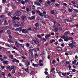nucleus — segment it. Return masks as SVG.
<instances>
[{"mask_svg":"<svg viewBox=\"0 0 78 78\" xmlns=\"http://www.w3.org/2000/svg\"><path fill=\"white\" fill-rule=\"evenodd\" d=\"M7 68L8 70H9V71H11V70H14V66H12L11 67L10 66H8L7 67Z\"/></svg>","mask_w":78,"mask_h":78,"instance_id":"20e7f679","label":"nucleus"},{"mask_svg":"<svg viewBox=\"0 0 78 78\" xmlns=\"http://www.w3.org/2000/svg\"><path fill=\"white\" fill-rule=\"evenodd\" d=\"M51 35L49 34H47L45 36V38L46 39H48V37H50Z\"/></svg>","mask_w":78,"mask_h":78,"instance_id":"9d476101","label":"nucleus"},{"mask_svg":"<svg viewBox=\"0 0 78 78\" xmlns=\"http://www.w3.org/2000/svg\"><path fill=\"white\" fill-rule=\"evenodd\" d=\"M0 44L1 45H4V44H5V43L2 42L0 43Z\"/></svg>","mask_w":78,"mask_h":78,"instance_id":"49530a36","label":"nucleus"},{"mask_svg":"<svg viewBox=\"0 0 78 78\" xmlns=\"http://www.w3.org/2000/svg\"><path fill=\"white\" fill-rule=\"evenodd\" d=\"M11 76V74L10 73H9L8 74L7 77H10V76Z\"/></svg>","mask_w":78,"mask_h":78,"instance_id":"13d9d810","label":"nucleus"},{"mask_svg":"<svg viewBox=\"0 0 78 78\" xmlns=\"http://www.w3.org/2000/svg\"><path fill=\"white\" fill-rule=\"evenodd\" d=\"M19 51L21 53H22V51H22V49H20L19 50Z\"/></svg>","mask_w":78,"mask_h":78,"instance_id":"de8ad7c7","label":"nucleus"},{"mask_svg":"<svg viewBox=\"0 0 78 78\" xmlns=\"http://www.w3.org/2000/svg\"><path fill=\"white\" fill-rule=\"evenodd\" d=\"M19 28H17V29H16L15 30V31H16V32H17V31H19Z\"/></svg>","mask_w":78,"mask_h":78,"instance_id":"603ef678","label":"nucleus"},{"mask_svg":"<svg viewBox=\"0 0 78 78\" xmlns=\"http://www.w3.org/2000/svg\"><path fill=\"white\" fill-rule=\"evenodd\" d=\"M30 49L29 50H28V51L29 53H30L31 55V56H33V51L34 50V49H31V48H33V47H30L29 48Z\"/></svg>","mask_w":78,"mask_h":78,"instance_id":"f03ea898","label":"nucleus"},{"mask_svg":"<svg viewBox=\"0 0 78 78\" xmlns=\"http://www.w3.org/2000/svg\"><path fill=\"white\" fill-rule=\"evenodd\" d=\"M9 58L12 59H14V56L13 55H11L9 56Z\"/></svg>","mask_w":78,"mask_h":78,"instance_id":"f3484780","label":"nucleus"},{"mask_svg":"<svg viewBox=\"0 0 78 78\" xmlns=\"http://www.w3.org/2000/svg\"><path fill=\"white\" fill-rule=\"evenodd\" d=\"M76 48V46L75 45H74L73 46V47H72V48Z\"/></svg>","mask_w":78,"mask_h":78,"instance_id":"c9c22d12","label":"nucleus"},{"mask_svg":"<svg viewBox=\"0 0 78 78\" xmlns=\"http://www.w3.org/2000/svg\"><path fill=\"white\" fill-rule=\"evenodd\" d=\"M47 3V4H48V5H50L51 3V2H50V1H46V2H45V3Z\"/></svg>","mask_w":78,"mask_h":78,"instance_id":"a878e982","label":"nucleus"},{"mask_svg":"<svg viewBox=\"0 0 78 78\" xmlns=\"http://www.w3.org/2000/svg\"><path fill=\"white\" fill-rule=\"evenodd\" d=\"M2 3H6V0H3L2 1Z\"/></svg>","mask_w":78,"mask_h":78,"instance_id":"37998d69","label":"nucleus"},{"mask_svg":"<svg viewBox=\"0 0 78 78\" xmlns=\"http://www.w3.org/2000/svg\"><path fill=\"white\" fill-rule=\"evenodd\" d=\"M21 3L22 4V5H24V4H25V1H22Z\"/></svg>","mask_w":78,"mask_h":78,"instance_id":"bf43d9fd","label":"nucleus"},{"mask_svg":"<svg viewBox=\"0 0 78 78\" xmlns=\"http://www.w3.org/2000/svg\"><path fill=\"white\" fill-rule=\"evenodd\" d=\"M12 19H13V20H16V16H14V17H13Z\"/></svg>","mask_w":78,"mask_h":78,"instance_id":"0e129e2a","label":"nucleus"},{"mask_svg":"<svg viewBox=\"0 0 78 78\" xmlns=\"http://www.w3.org/2000/svg\"><path fill=\"white\" fill-rule=\"evenodd\" d=\"M73 38L72 37H69V40H73Z\"/></svg>","mask_w":78,"mask_h":78,"instance_id":"680f3d73","label":"nucleus"},{"mask_svg":"<svg viewBox=\"0 0 78 78\" xmlns=\"http://www.w3.org/2000/svg\"><path fill=\"white\" fill-rule=\"evenodd\" d=\"M73 45V43H71V44H69V47H71V48H72Z\"/></svg>","mask_w":78,"mask_h":78,"instance_id":"412c9836","label":"nucleus"},{"mask_svg":"<svg viewBox=\"0 0 78 78\" xmlns=\"http://www.w3.org/2000/svg\"><path fill=\"white\" fill-rule=\"evenodd\" d=\"M19 47H20V48H21L22 47H24V45L20 44V43L19 44Z\"/></svg>","mask_w":78,"mask_h":78,"instance_id":"393cba45","label":"nucleus"},{"mask_svg":"<svg viewBox=\"0 0 78 78\" xmlns=\"http://www.w3.org/2000/svg\"><path fill=\"white\" fill-rule=\"evenodd\" d=\"M32 66H33L34 67H36L37 66H38V65L37 64H35L33 63L32 64Z\"/></svg>","mask_w":78,"mask_h":78,"instance_id":"2f4dec72","label":"nucleus"},{"mask_svg":"<svg viewBox=\"0 0 78 78\" xmlns=\"http://www.w3.org/2000/svg\"><path fill=\"white\" fill-rule=\"evenodd\" d=\"M27 30L28 31H32V29H31V28H29L27 29Z\"/></svg>","mask_w":78,"mask_h":78,"instance_id":"ea45409f","label":"nucleus"},{"mask_svg":"<svg viewBox=\"0 0 78 78\" xmlns=\"http://www.w3.org/2000/svg\"><path fill=\"white\" fill-rule=\"evenodd\" d=\"M56 50H57V51H61L62 50V48L60 47H57L56 48Z\"/></svg>","mask_w":78,"mask_h":78,"instance_id":"423d86ee","label":"nucleus"},{"mask_svg":"<svg viewBox=\"0 0 78 78\" xmlns=\"http://www.w3.org/2000/svg\"><path fill=\"white\" fill-rule=\"evenodd\" d=\"M30 46V44L29 43H26V47H29V46Z\"/></svg>","mask_w":78,"mask_h":78,"instance_id":"58836bf2","label":"nucleus"},{"mask_svg":"<svg viewBox=\"0 0 78 78\" xmlns=\"http://www.w3.org/2000/svg\"><path fill=\"white\" fill-rule=\"evenodd\" d=\"M55 13V11L54 10H52L51 11V14H54Z\"/></svg>","mask_w":78,"mask_h":78,"instance_id":"b1692460","label":"nucleus"},{"mask_svg":"<svg viewBox=\"0 0 78 78\" xmlns=\"http://www.w3.org/2000/svg\"><path fill=\"white\" fill-rule=\"evenodd\" d=\"M55 42V40H51L50 41V43L51 44H52L53 42Z\"/></svg>","mask_w":78,"mask_h":78,"instance_id":"aec40b11","label":"nucleus"},{"mask_svg":"<svg viewBox=\"0 0 78 78\" xmlns=\"http://www.w3.org/2000/svg\"><path fill=\"white\" fill-rule=\"evenodd\" d=\"M12 14V13L11 12H9L8 13V16H11Z\"/></svg>","mask_w":78,"mask_h":78,"instance_id":"69168bd1","label":"nucleus"},{"mask_svg":"<svg viewBox=\"0 0 78 78\" xmlns=\"http://www.w3.org/2000/svg\"><path fill=\"white\" fill-rule=\"evenodd\" d=\"M63 41V40H62V39L60 38V39H59V42H62V41Z\"/></svg>","mask_w":78,"mask_h":78,"instance_id":"6e6d98bb","label":"nucleus"},{"mask_svg":"<svg viewBox=\"0 0 78 78\" xmlns=\"http://www.w3.org/2000/svg\"><path fill=\"white\" fill-rule=\"evenodd\" d=\"M72 18H73L74 17H77V16L75 15H72Z\"/></svg>","mask_w":78,"mask_h":78,"instance_id":"79ce46f5","label":"nucleus"},{"mask_svg":"<svg viewBox=\"0 0 78 78\" xmlns=\"http://www.w3.org/2000/svg\"><path fill=\"white\" fill-rule=\"evenodd\" d=\"M72 9H73V10L74 11H75V12H78V10H77V9L72 8Z\"/></svg>","mask_w":78,"mask_h":78,"instance_id":"cd10ccee","label":"nucleus"},{"mask_svg":"<svg viewBox=\"0 0 78 78\" xmlns=\"http://www.w3.org/2000/svg\"><path fill=\"white\" fill-rule=\"evenodd\" d=\"M32 31H34V32H36V30H37V29L35 27H34L32 28Z\"/></svg>","mask_w":78,"mask_h":78,"instance_id":"4468645a","label":"nucleus"},{"mask_svg":"<svg viewBox=\"0 0 78 78\" xmlns=\"http://www.w3.org/2000/svg\"><path fill=\"white\" fill-rule=\"evenodd\" d=\"M15 70H13L12 71V73L13 74H14V73H15Z\"/></svg>","mask_w":78,"mask_h":78,"instance_id":"052dcab7","label":"nucleus"},{"mask_svg":"<svg viewBox=\"0 0 78 78\" xmlns=\"http://www.w3.org/2000/svg\"><path fill=\"white\" fill-rule=\"evenodd\" d=\"M7 47H10V48H11V46H9V44H7L5 45Z\"/></svg>","mask_w":78,"mask_h":78,"instance_id":"e433bc0d","label":"nucleus"},{"mask_svg":"<svg viewBox=\"0 0 78 78\" xmlns=\"http://www.w3.org/2000/svg\"><path fill=\"white\" fill-rule=\"evenodd\" d=\"M38 30H41L42 26H39L38 27Z\"/></svg>","mask_w":78,"mask_h":78,"instance_id":"dca6fc26","label":"nucleus"},{"mask_svg":"<svg viewBox=\"0 0 78 78\" xmlns=\"http://www.w3.org/2000/svg\"><path fill=\"white\" fill-rule=\"evenodd\" d=\"M33 9H34L35 8H36V6L34 5H33V6L32 7Z\"/></svg>","mask_w":78,"mask_h":78,"instance_id":"8fccbe9b","label":"nucleus"},{"mask_svg":"<svg viewBox=\"0 0 78 78\" xmlns=\"http://www.w3.org/2000/svg\"><path fill=\"white\" fill-rule=\"evenodd\" d=\"M33 73H34V71H31L30 72L31 75H33Z\"/></svg>","mask_w":78,"mask_h":78,"instance_id":"5fc2aeb1","label":"nucleus"},{"mask_svg":"<svg viewBox=\"0 0 78 78\" xmlns=\"http://www.w3.org/2000/svg\"><path fill=\"white\" fill-rule=\"evenodd\" d=\"M0 50L1 51H4V48L3 47H0Z\"/></svg>","mask_w":78,"mask_h":78,"instance_id":"2eb2a0df","label":"nucleus"},{"mask_svg":"<svg viewBox=\"0 0 78 78\" xmlns=\"http://www.w3.org/2000/svg\"><path fill=\"white\" fill-rule=\"evenodd\" d=\"M37 37H38V38H41V36L40 35H37Z\"/></svg>","mask_w":78,"mask_h":78,"instance_id":"3c124183","label":"nucleus"},{"mask_svg":"<svg viewBox=\"0 0 78 78\" xmlns=\"http://www.w3.org/2000/svg\"><path fill=\"white\" fill-rule=\"evenodd\" d=\"M72 71L73 72H76V70L73 69L72 70Z\"/></svg>","mask_w":78,"mask_h":78,"instance_id":"774afa93","label":"nucleus"},{"mask_svg":"<svg viewBox=\"0 0 78 78\" xmlns=\"http://www.w3.org/2000/svg\"><path fill=\"white\" fill-rule=\"evenodd\" d=\"M20 26V25H19L18 24H15L14 25V27L15 28H17V27H19Z\"/></svg>","mask_w":78,"mask_h":78,"instance_id":"4be33fe9","label":"nucleus"},{"mask_svg":"<svg viewBox=\"0 0 78 78\" xmlns=\"http://www.w3.org/2000/svg\"><path fill=\"white\" fill-rule=\"evenodd\" d=\"M22 32L23 33H25V29H23L22 30Z\"/></svg>","mask_w":78,"mask_h":78,"instance_id":"c756f323","label":"nucleus"},{"mask_svg":"<svg viewBox=\"0 0 78 78\" xmlns=\"http://www.w3.org/2000/svg\"><path fill=\"white\" fill-rule=\"evenodd\" d=\"M21 12L19 11H17V12H16V16H20V15H21Z\"/></svg>","mask_w":78,"mask_h":78,"instance_id":"39448f33","label":"nucleus"},{"mask_svg":"<svg viewBox=\"0 0 78 78\" xmlns=\"http://www.w3.org/2000/svg\"><path fill=\"white\" fill-rule=\"evenodd\" d=\"M22 18L23 21H25V19H26V16H22Z\"/></svg>","mask_w":78,"mask_h":78,"instance_id":"1a4fd4ad","label":"nucleus"},{"mask_svg":"<svg viewBox=\"0 0 78 78\" xmlns=\"http://www.w3.org/2000/svg\"><path fill=\"white\" fill-rule=\"evenodd\" d=\"M4 64H8L9 63V62L8 61H4L3 62Z\"/></svg>","mask_w":78,"mask_h":78,"instance_id":"a211bd4d","label":"nucleus"},{"mask_svg":"<svg viewBox=\"0 0 78 78\" xmlns=\"http://www.w3.org/2000/svg\"><path fill=\"white\" fill-rule=\"evenodd\" d=\"M39 14V15H40V16H41L42 17H44V15H42V14H43V13H40Z\"/></svg>","mask_w":78,"mask_h":78,"instance_id":"473e14b6","label":"nucleus"},{"mask_svg":"<svg viewBox=\"0 0 78 78\" xmlns=\"http://www.w3.org/2000/svg\"><path fill=\"white\" fill-rule=\"evenodd\" d=\"M36 12L38 14H40V13H41V12H40V11L38 10H37Z\"/></svg>","mask_w":78,"mask_h":78,"instance_id":"72a5a7b5","label":"nucleus"},{"mask_svg":"<svg viewBox=\"0 0 78 78\" xmlns=\"http://www.w3.org/2000/svg\"><path fill=\"white\" fill-rule=\"evenodd\" d=\"M35 26L36 27V28H37V27H38V26H39V24L37 23H36L35 24Z\"/></svg>","mask_w":78,"mask_h":78,"instance_id":"a18cd8bd","label":"nucleus"},{"mask_svg":"<svg viewBox=\"0 0 78 78\" xmlns=\"http://www.w3.org/2000/svg\"><path fill=\"white\" fill-rule=\"evenodd\" d=\"M26 65L27 67H29V65H30V63H29L28 62H27L26 64Z\"/></svg>","mask_w":78,"mask_h":78,"instance_id":"6e6552de","label":"nucleus"},{"mask_svg":"<svg viewBox=\"0 0 78 78\" xmlns=\"http://www.w3.org/2000/svg\"><path fill=\"white\" fill-rule=\"evenodd\" d=\"M28 20H33V19H32V17H28Z\"/></svg>","mask_w":78,"mask_h":78,"instance_id":"bb28decb","label":"nucleus"},{"mask_svg":"<svg viewBox=\"0 0 78 78\" xmlns=\"http://www.w3.org/2000/svg\"><path fill=\"white\" fill-rule=\"evenodd\" d=\"M54 31H55V32H57L58 31V28L56 27L54 29H52V31H54Z\"/></svg>","mask_w":78,"mask_h":78,"instance_id":"9b49d317","label":"nucleus"},{"mask_svg":"<svg viewBox=\"0 0 78 78\" xmlns=\"http://www.w3.org/2000/svg\"><path fill=\"white\" fill-rule=\"evenodd\" d=\"M4 25H8V23H7V21H6V20L5 21L4 23Z\"/></svg>","mask_w":78,"mask_h":78,"instance_id":"ddd939ff","label":"nucleus"},{"mask_svg":"<svg viewBox=\"0 0 78 78\" xmlns=\"http://www.w3.org/2000/svg\"><path fill=\"white\" fill-rule=\"evenodd\" d=\"M40 56L41 57H43L44 56V52H43L40 55Z\"/></svg>","mask_w":78,"mask_h":78,"instance_id":"f8f14e48","label":"nucleus"},{"mask_svg":"<svg viewBox=\"0 0 78 78\" xmlns=\"http://www.w3.org/2000/svg\"><path fill=\"white\" fill-rule=\"evenodd\" d=\"M55 68H52V69L51 70V72H53V73H54V72H55V71H54V70H55Z\"/></svg>","mask_w":78,"mask_h":78,"instance_id":"7c9ffc66","label":"nucleus"},{"mask_svg":"<svg viewBox=\"0 0 78 78\" xmlns=\"http://www.w3.org/2000/svg\"><path fill=\"white\" fill-rule=\"evenodd\" d=\"M68 34H69V32L68 31L64 33L65 35H67Z\"/></svg>","mask_w":78,"mask_h":78,"instance_id":"4c0bfd02","label":"nucleus"},{"mask_svg":"<svg viewBox=\"0 0 78 78\" xmlns=\"http://www.w3.org/2000/svg\"><path fill=\"white\" fill-rule=\"evenodd\" d=\"M29 32L28 31V29L27 30H26V29H25V34H26V33H28Z\"/></svg>","mask_w":78,"mask_h":78,"instance_id":"f704fd0d","label":"nucleus"},{"mask_svg":"<svg viewBox=\"0 0 78 78\" xmlns=\"http://www.w3.org/2000/svg\"><path fill=\"white\" fill-rule=\"evenodd\" d=\"M32 14H33V16H34L35 14V12L34 11H33L32 12Z\"/></svg>","mask_w":78,"mask_h":78,"instance_id":"09e8293b","label":"nucleus"},{"mask_svg":"<svg viewBox=\"0 0 78 78\" xmlns=\"http://www.w3.org/2000/svg\"><path fill=\"white\" fill-rule=\"evenodd\" d=\"M60 37L62 39H64V40L66 42H67L69 40L68 36H67L63 35L62 37Z\"/></svg>","mask_w":78,"mask_h":78,"instance_id":"f257e3e1","label":"nucleus"},{"mask_svg":"<svg viewBox=\"0 0 78 78\" xmlns=\"http://www.w3.org/2000/svg\"><path fill=\"white\" fill-rule=\"evenodd\" d=\"M4 58H3V59L4 61H5L6 59H7V57L5 55L3 56Z\"/></svg>","mask_w":78,"mask_h":78,"instance_id":"5701e85b","label":"nucleus"},{"mask_svg":"<svg viewBox=\"0 0 78 78\" xmlns=\"http://www.w3.org/2000/svg\"><path fill=\"white\" fill-rule=\"evenodd\" d=\"M7 33L9 35H10L11 33V31L9 30H8L7 31Z\"/></svg>","mask_w":78,"mask_h":78,"instance_id":"6ab92c4d","label":"nucleus"},{"mask_svg":"<svg viewBox=\"0 0 78 78\" xmlns=\"http://www.w3.org/2000/svg\"><path fill=\"white\" fill-rule=\"evenodd\" d=\"M32 43L34 45H36V44H39V41L35 40H33L32 41Z\"/></svg>","mask_w":78,"mask_h":78,"instance_id":"7ed1b4c3","label":"nucleus"},{"mask_svg":"<svg viewBox=\"0 0 78 78\" xmlns=\"http://www.w3.org/2000/svg\"><path fill=\"white\" fill-rule=\"evenodd\" d=\"M15 43L16 47H19V45L20 43H17V42L16 41Z\"/></svg>","mask_w":78,"mask_h":78,"instance_id":"0eeeda50","label":"nucleus"},{"mask_svg":"<svg viewBox=\"0 0 78 78\" xmlns=\"http://www.w3.org/2000/svg\"><path fill=\"white\" fill-rule=\"evenodd\" d=\"M23 22H22L21 23L20 25L21 26H22V27H23V24H24Z\"/></svg>","mask_w":78,"mask_h":78,"instance_id":"e2e57ef3","label":"nucleus"},{"mask_svg":"<svg viewBox=\"0 0 78 78\" xmlns=\"http://www.w3.org/2000/svg\"><path fill=\"white\" fill-rule=\"evenodd\" d=\"M53 64H54L55 63H56V60H54L52 62Z\"/></svg>","mask_w":78,"mask_h":78,"instance_id":"c03bdc74","label":"nucleus"},{"mask_svg":"<svg viewBox=\"0 0 78 78\" xmlns=\"http://www.w3.org/2000/svg\"><path fill=\"white\" fill-rule=\"evenodd\" d=\"M72 64H76V62H74V61H73V62H72Z\"/></svg>","mask_w":78,"mask_h":78,"instance_id":"4d7b16f0","label":"nucleus"},{"mask_svg":"<svg viewBox=\"0 0 78 78\" xmlns=\"http://www.w3.org/2000/svg\"><path fill=\"white\" fill-rule=\"evenodd\" d=\"M1 75H3V76H5V73L3 72H1Z\"/></svg>","mask_w":78,"mask_h":78,"instance_id":"c85d7f7f","label":"nucleus"},{"mask_svg":"<svg viewBox=\"0 0 78 78\" xmlns=\"http://www.w3.org/2000/svg\"><path fill=\"white\" fill-rule=\"evenodd\" d=\"M38 56V55L37 54H36L35 55V58H37Z\"/></svg>","mask_w":78,"mask_h":78,"instance_id":"338daca9","label":"nucleus"},{"mask_svg":"<svg viewBox=\"0 0 78 78\" xmlns=\"http://www.w3.org/2000/svg\"><path fill=\"white\" fill-rule=\"evenodd\" d=\"M31 17H32V20H34V19H35V16H31Z\"/></svg>","mask_w":78,"mask_h":78,"instance_id":"864d4df0","label":"nucleus"},{"mask_svg":"<svg viewBox=\"0 0 78 78\" xmlns=\"http://www.w3.org/2000/svg\"><path fill=\"white\" fill-rule=\"evenodd\" d=\"M16 20H20V18H19V17H16Z\"/></svg>","mask_w":78,"mask_h":78,"instance_id":"a19ab883","label":"nucleus"}]
</instances>
